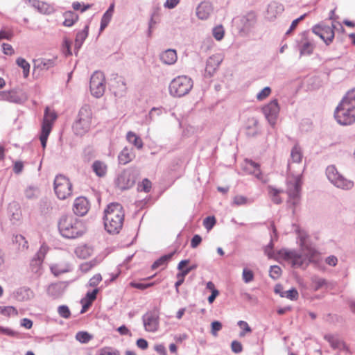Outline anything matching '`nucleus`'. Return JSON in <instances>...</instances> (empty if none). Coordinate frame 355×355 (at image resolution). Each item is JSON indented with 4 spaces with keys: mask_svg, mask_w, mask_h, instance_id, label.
Here are the masks:
<instances>
[{
    "mask_svg": "<svg viewBox=\"0 0 355 355\" xmlns=\"http://www.w3.org/2000/svg\"><path fill=\"white\" fill-rule=\"evenodd\" d=\"M302 157L301 148L297 144L295 145L291 152V162L299 164L301 162Z\"/></svg>",
    "mask_w": 355,
    "mask_h": 355,
    "instance_id": "nucleus-35",
    "label": "nucleus"
},
{
    "mask_svg": "<svg viewBox=\"0 0 355 355\" xmlns=\"http://www.w3.org/2000/svg\"><path fill=\"white\" fill-rule=\"evenodd\" d=\"M193 86V82L187 76H178L173 78L168 87V92L171 96L181 98L188 94Z\"/></svg>",
    "mask_w": 355,
    "mask_h": 355,
    "instance_id": "nucleus-5",
    "label": "nucleus"
},
{
    "mask_svg": "<svg viewBox=\"0 0 355 355\" xmlns=\"http://www.w3.org/2000/svg\"><path fill=\"white\" fill-rule=\"evenodd\" d=\"M64 293V287L60 283H55L49 285L47 288V293L53 298L60 297Z\"/></svg>",
    "mask_w": 355,
    "mask_h": 355,
    "instance_id": "nucleus-28",
    "label": "nucleus"
},
{
    "mask_svg": "<svg viewBox=\"0 0 355 355\" xmlns=\"http://www.w3.org/2000/svg\"><path fill=\"white\" fill-rule=\"evenodd\" d=\"M104 225L110 234H117L123 227L124 211L119 203H111L104 211Z\"/></svg>",
    "mask_w": 355,
    "mask_h": 355,
    "instance_id": "nucleus-4",
    "label": "nucleus"
},
{
    "mask_svg": "<svg viewBox=\"0 0 355 355\" xmlns=\"http://www.w3.org/2000/svg\"><path fill=\"white\" fill-rule=\"evenodd\" d=\"M242 278L245 283H249L254 279V274L252 270L244 268L242 272Z\"/></svg>",
    "mask_w": 355,
    "mask_h": 355,
    "instance_id": "nucleus-53",
    "label": "nucleus"
},
{
    "mask_svg": "<svg viewBox=\"0 0 355 355\" xmlns=\"http://www.w3.org/2000/svg\"><path fill=\"white\" fill-rule=\"evenodd\" d=\"M299 297V293L297 291L293 288L288 291H285L284 295H282V297H286L291 300H296Z\"/></svg>",
    "mask_w": 355,
    "mask_h": 355,
    "instance_id": "nucleus-51",
    "label": "nucleus"
},
{
    "mask_svg": "<svg viewBox=\"0 0 355 355\" xmlns=\"http://www.w3.org/2000/svg\"><path fill=\"white\" fill-rule=\"evenodd\" d=\"M98 355H119L118 351L111 350L110 348L105 347L98 351Z\"/></svg>",
    "mask_w": 355,
    "mask_h": 355,
    "instance_id": "nucleus-64",
    "label": "nucleus"
},
{
    "mask_svg": "<svg viewBox=\"0 0 355 355\" xmlns=\"http://www.w3.org/2000/svg\"><path fill=\"white\" fill-rule=\"evenodd\" d=\"M161 61L166 64H173L178 59L177 53L174 49H167L159 55Z\"/></svg>",
    "mask_w": 355,
    "mask_h": 355,
    "instance_id": "nucleus-22",
    "label": "nucleus"
},
{
    "mask_svg": "<svg viewBox=\"0 0 355 355\" xmlns=\"http://www.w3.org/2000/svg\"><path fill=\"white\" fill-rule=\"evenodd\" d=\"M279 110L280 107L277 99L270 101L261 108L265 118L272 127H274L277 123Z\"/></svg>",
    "mask_w": 355,
    "mask_h": 355,
    "instance_id": "nucleus-12",
    "label": "nucleus"
},
{
    "mask_svg": "<svg viewBox=\"0 0 355 355\" xmlns=\"http://www.w3.org/2000/svg\"><path fill=\"white\" fill-rule=\"evenodd\" d=\"M329 342L330 343L331 347L334 349H339L343 345V343L341 340H340L333 336L329 337Z\"/></svg>",
    "mask_w": 355,
    "mask_h": 355,
    "instance_id": "nucleus-63",
    "label": "nucleus"
},
{
    "mask_svg": "<svg viewBox=\"0 0 355 355\" xmlns=\"http://www.w3.org/2000/svg\"><path fill=\"white\" fill-rule=\"evenodd\" d=\"M216 223L214 216H207L203 220V225L207 231H210Z\"/></svg>",
    "mask_w": 355,
    "mask_h": 355,
    "instance_id": "nucleus-47",
    "label": "nucleus"
},
{
    "mask_svg": "<svg viewBox=\"0 0 355 355\" xmlns=\"http://www.w3.org/2000/svg\"><path fill=\"white\" fill-rule=\"evenodd\" d=\"M0 313L6 316L17 315V311L13 306H0Z\"/></svg>",
    "mask_w": 355,
    "mask_h": 355,
    "instance_id": "nucleus-44",
    "label": "nucleus"
},
{
    "mask_svg": "<svg viewBox=\"0 0 355 355\" xmlns=\"http://www.w3.org/2000/svg\"><path fill=\"white\" fill-rule=\"evenodd\" d=\"M175 254V252H173L171 253H169L168 254H165L160 258H159L157 260H156L152 265L151 268L153 270H155L160 266H164L167 264L168 261L172 258L173 254Z\"/></svg>",
    "mask_w": 355,
    "mask_h": 355,
    "instance_id": "nucleus-36",
    "label": "nucleus"
},
{
    "mask_svg": "<svg viewBox=\"0 0 355 355\" xmlns=\"http://www.w3.org/2000/svg\"><path fill=\"white\" fill-rule=\"evenodd\" d=\"M241 21L243 24V29L248 31L255 24L256 17L254 13H248L243 17Z\"/></svg>",
    "mask_w": 355,
    "mask_h": 355,
    "instance_id": "nucleus-34",
    "label": "nucleus"
},
{
    "mask_svg": "<svg viewBox=\"0 0 355 355\" xmlns=\"http://www.w3.org/2000/svg\"><path fill=\"white\" fill-rule=\"evenodd\" d=\"M302 179L300 174L293 175V178L287 182V193L289 198L288 201L293 205V207H295L299 203Z\"/></svg>",
    "mask_w": 355,
    "mask_h": 355,
    "instance_id": "nucleus-10",
    "label": "nucleus"
},
{
    "mask_svg": "<svg viewBox=\"0 0 355 355\" xmlns=\"http://www.w3.org/2000/svg\"><path fill=\"white\" fill-rule=\"evenodd\" d=\"M90 92L96 98L101 97L105 90V80L104 74L101 71H95L90 78Z\"/></svg>",
    "mask_w": 355,
    "mask_h": 355,
    "instance_id": "nucleus-11",
    "label": "nucleus"
},
{
    "mask_svg": "<svg viewBox=\"0 0 355 355\" xmlns=\"http://www.w3.org/2000/svg\"><path fill=\"white\" fill-rule=\"evenodd\" d=\"M222 329V324L218 321H214L211 322V333L213 336H216L218 331Z\"/></svg>",
    "mask_w": 355,
    "mask_h": 355,
    "instance_id": "nucleus-60",
    "label": "nucleus"
},
{
    "mask_svg": "<svg viewBox=\"0 0 355 355\" xmlns=\"http://www.w3.org/2000/svg\"><path fill=\"white\" fill-rule=\"evenodd\" d=\"M248 200L246 197L241 195H238L234 197L232 205L240 206L247 204Z\"/></svg>",
    "mask_w": 355,
    "mask_h": 355,
    "instance_id": "nucleus-55",
    "label": "nucleus"
},
{
    "mask_svg": "<svg viewBox=\"0 0 355 355\" xmlns=\"http://www.w3.org/2000/svg\"><path fill=\"white\" fill-rule=\"evenodd\" d=\"M311 283L315 291H318L327 285L325 279L314 275L311 277Z\"/></svg>",
    "mask_w": 355,
    "mask_h": 355,
    "instance_id": "nucleus-39",
    "label": "nucleus"
},
{
    "mask_svg": "<svg viewBox=\"0 0 355 355\" xmlns=\"http://www.w3.org/2000/svg\"><path fill=\"white\" fill-rule=\"evenodd\" d=\"M58 230L63 237L69 239L78 238L86 231L83 221L71 214L60 217L58 221Z\"/></svg>",
    "mask_w": 355,
    "mask_h": 355,
    "instance_id": "nucleus-3",
    "label": "nucleus"
},
{
    "mask_svg": "<svg viewBox=\"0 0 355 355\" xmlns=\"http://www.w3.org/2000/svg\"><path fill=\"white\" fill-rule=\"evenodd\" d=\"M54 191L59 199L65 200L71 195L72 184L67 178L58 175L54 180Z\"/></svg>",
    "mask_w": 355,
    "mask_h": 355,
    "instance_id": "nucleus-9",
    "label": "nucleus"
},
{
    "mask_svg": "<svg viewBox=\"0 0 355 355\" xmlns=\"http://www.w3.org/2000/svg\"><path fill=\"white\" fill-rule=\"evenodd\" d=\"M328 180L336 187L344 190H349L354 187L353 181L345 178L340 174L336 168L331 165L326 169Z\"/></svg>",
    "mask_w": 355,
    "mask_h": 355,
    "instance_id": "nucleus-7",
    "label": "nucleus"
},
{
    "mask_svg": "<svg viewBox=\"0 0 355 355\" xmlns=\"http://www.w3.org/2000/svg\"><path fill=\"white\" fill-rule=\"evenodd\" d=\"M92 112L90 107L87 105L83 106L79 110L78 117L73 125L76 135H83L90 128Z\"/></svg>",
    "mask_w": 355,
    "mask_h": 355,
    "instance_id": "nucleus-6",
    "label": "nucleus"
},
{
    "mask_svg": "<svg viewBox=\"0 0 355 355\" xmlns=\"http://www.w3.org/2000/svg\"><path fill=\"white\" fill-rule=\"evenodd\" d=\"M238 325L243 329V331L239 334L241 337L245 336L246 332L250 333L252 331V329L245 321H239Z\"/></svg>",
    "mask_w": 355,
    "mask_h": 355,
    "instance_id": "nucleus-57",
    "label": "nucleus"
},
{
    "mask_svg": "<svg viewBox=\"0 0 355 355\" xmlns=\"http://www.w3.org/2000/svg\"><path fill=\"white\" fill-rule=\"evenodd\" d=\"M3 98L6 101L15 103H20L22 101L19 93L15 89L4 93Z\"/></svg>",
    "mask_w": 355,
    "mask_h": 355,
    "instance_id": "nucleus-33",
    "label": "nucleus"
},
{
    "mask_svg": "<svg viewBox=\"0 0 355 355\" xmlns=\"http://www.w3.org/2000/svg\"><path fill=\"white\" fill-rule=\"evenodd\" d=\"M270 93L271 89L269 87H266L257 94V98L259 101H263L266 98Z\"/></svg>",
    "mask_w": 355,
    "mask_h": 355,
    "instance_id": "nucleus-56",
    "label": "nucleus"
},
{
    "mask_svg": "<svg viewBox=\"0 0 355 355\" xmlns=\"http://www.w3.org/2000/svg\"><path fill=\"white\" fill-rule=\"evenodd\" d=\"M89 209V203L86 198L78 197L76 198L73 206V211L76 215L83 216L88 212Z\"/></svg>",
    "mask_w": 355,
    "mask_h": 355,
    "instance_id": "nucleus-17",
    "label": "nucleus"
},
{
    "mask_svg": "<svg viewBox=\"0 0 355 355\" xmlns=\"http://www.w3.org/2000/svg\"><path fill=\"white\" fill-rule=\"evenodd\" d=\"M334 118L341 125L355 123V88L349 91L334 111Z\"/></svg>",
    "mask_w": 355,
    "mask_h": 355,
    "instance_id": "nucleus-1",
    "label": "nucleus"
},
{
    "mask_svg": "<svg viewBox=\"0 0 355 355\" xmlns=\"http://www.w3.org/2000/svg\"><path fill=\"white\" fill-rule=\"evenodd\" d=\"M51 271L55 276H59L61 274L67 272L71 270L69 263L67 262H60L52 264L50 267Z\"/></svg>",
    "mask_w": 355,
    "mask_h": 355,
    "instance_id": "nucleus-25",
    "label": "nucleus"
},
{
    "mask_svg": "<svg viewBox=\"0 0 355 355\" xmlns=\"http://www.w3.org/2000/svg\"><path fill=\"white\" fill-rule=\"evenodd\" d=\"M214 7L209 1H201L196 8V15L202 21L208 20L214 14Z\"/></svg>",
    "mask_w": 355,
    "mask_h": 355,
    "instance_id": "nucleus-14",
    "label": "nucleus"
},
{
    "mask_svg": "<svg viewBox=\"0 0 355 355\" xmlns=\"http://www.w3.org/2000/svg\"><path fill=\"white\" fill-rule=\"evenodd\" d=\"M42 263L37 261L36 259H32L30 263V268L33 272L35 274H40Z\"/></svg>",
    "mask_w": 355,
    "mask_h": 355,
    "instance_id": "nucleus-49",
    "label": "nucleus"
},
{
    "mask_svg": "<svg viewBox=\"0 0 355 355\" xmlns=\"http://www.w3.org/2000/svg\"><path fill=\"white\" fill-rule=\"evenodd\" d=\"M64 21L63 25L64 26L71 27L78 20V15L71 11L66 12L64 14Z\"/></svg>",
    "mask_w": 355,
    "mask_h": 355,
    "instance_id": "nucleus-38",
    "label": "nucleus"
},
{
    "mask_svg": "<svg viewBox=\"0 0 355 355\" xmlns=\"http://www.w3.org/2000/svg\"><path fill=\"white\" fill-rule=\"evenodd\" d=\"M8 212L10 219L12 223L13 222L19 220L21 216V212L17 204L13 202L10 203L8 206Z\"/></svg>",
    "mask_w": 355,
    "mask_h": 355,
    "instance_id": "nucleus-30",
    "label": "nucleus"
},
{
    "mask_svg": "<svg viewBox=\"0 0 355 355\" xmlns=\"http://www.w3.org/2000/svg\"><path fill=\"white\" fill-rule=\"evenodd\" d=\"M284 10V6L278 2H271L267 8L266 17L269 20L275 19L277 15H280Z\"/></svg>",
    "mask_w": 355,
    "mask_h": 355,
    "instance_id": "nucleus-19",
    "label": "nucleus"
},
{
    "mask_svg": "<svg viewBox=\"0 0 355 355\" xmlns=\"http://www.w3.org/2000/svg\"><path fill=\"white\" fill-rule=\"evenodd\" d=\"M138 175L139 172L135 168L125 169L118 175L115 184L122 191L128 189L135 185Z\"/></svg>",
    "mask_w": 355,
    "mask_h": 355,
    "instance_id": "nucleus-8",
    "label": "nucleus"
},
{
    "mask_svg": "<svg viewBox=\"0 0 355 355\" xmlns=\"http://www.w3.org/2000/svg\"><path fill=\"white\" fill-rule=\"evenodd\" d=\"M302 252L299 253L295 250H288L283 249L279 254L286 260L291 261L292 266L295 268L307 266L311 262H317L319 259V254L317 250L306 245L301 247Z\"/></svg>",
    "mask_w": 355,
    "mask_h": 355,
    "instance_id": "nucleus-2",
    "label": "nucleus"
},
{
    "mask_svg": "<svg viewBox=\"0 0 355 355\" xmlns=\"http://www.w3.org/2000/svg\"><path fill=\"white\" fill-rule=\"evenodd\" d=\"M55 59H38L34 61V69L37 68L40 70H48L55 66Z\"/></svg>",
    "mask_w": 355,
    "mask_h": 355,
    "instance_id": "nucleus-29",
    "label": "nucleus"
},
{
    "mask_svg": "<svg viewBox=\"0 0 355 355\" xmlns=\"http://www.w3.org/2000/svg\"><path fill=\"white\" fill-rule=\"evenodd\" d=\"M40 189L36 185H28L24 189V193L26 199L34 200L37 199L40 196Z\"/></svg>",
    "mask_w": 355,
    "mask_h": 355,
    "instance_id": "nucleus-27",
    "label": "nucleus"
},
{
    "mask_svg": "<svg viewBox=\"0 0 355 355\" xmlns=\"http://www.w3.org/2000/svg\"><path fill=\"white\" fill-rule=\"evenodd\" d=\"M92 169L97 176L103 177L107 173V167L105 162L97 160L93 163Z\"/></svg>",
    "mask_w": 355,
    "mask_h": 355,
    "instance_id": "nucleus-31",
    "label": "nucleus"
},
{
    "mask_svg": "<svg viewBox=\"0 0 355 355\" xmlns=\"http://www.w3.org/2000/svg\"><path fill=\"white\" fill-rule=\"evenodd\" d=\"M88 32H89V25H86L84 27L83 30L77 33L76 37L75 39V44H74L75 50H76L77 51L81 48L85 39L87 37Z\"/></svg>",
    "mask_w": 355,
    "mask_h": 355,
    "instance_id": "nucleus-26",
    "label": "nucleus"
},
{
    "mask_svg": "<svg viewBox=\"0 0 355 355\" xmlns=\"http://www.w3.org/2000/svg\"><path fill=\"white\" fill-rule=\"evenodd\" d=\"M163 110L162 107H153L149 112L148 115L146 116V121L150 123L154 120L156 116H159L162 114Z\"/></svg>",
    "mask_w": 355,
    "mask_h": 355,
    "instance_id": "nucleus-42",
    "label": "nucleus"
},
{
    "mask_svg": "<svg viewBox=\"0 0 355 355\" xmlns=\"http://www.w3.org/2000/svg\"><path fill=\"white\" fill-rule=\"evenodd\" d=\"M128 141L133 144L137 149H141L144 146L142 139L135 132L129 131L126 135Z\"/></svg>",
    "mask_w": 355,
    "mask_h": 355,
    "instance_id": "nucleus-32",
    "label": "nucleus"
},
{
    "mask_svg": "<svg viewBox=\"0 0 355 355\" xmlns=\"http://www.w3.org/2000/svg\"><path fill=\"white\" fill-rule=\"evenodd\" d=\"M50 132H49V130H47V129L41 130V135L40 137V139L41 144H42V146L43 148H46L48 137H49Z\"/></svg>",
    "mask_w": 355,
    "mask_h": 355,
    "instance_id": "nucleus-58",
    "label": "nucleus"
},
{
    "mask_svg": "<svg viewBox=\"0 0 355 355\" xmlns=\"http://www.w3.org/2000/svg\"><path fill=\"white\" fill-rule=\"evenodd\" d=\"M102 280V277L100 274H96L89 281V285L92 287L96 286Z\"/></svg>",
    "mask_w": 355,
    "mask_h": 355,
    "instance_id": "nucleus-62",
    "label": "nucleus"
},
{
    "mask_svg": "<svg viewBox=\"0 0 355 355\" xmlns=\"http://www.w3.org/2000/svg\"><path fill=\"white\" fill-rule=\"evenodd\" d=\"M17 64L23 69V75L24 78H27L29 75L30 64L22 58H18L16 60Z\"/></svg>",
    "mask_w": 355,
    "mask_h": 355,
    "instance_id": "nucleus-40",
    "label": "nucleus"
},
{
    "mask_svg": "<svg viewBox=\"0 0 355 355\" xmlns=\"http://www.w3.org/2000/svg\"><path fill=\"white\" fill-rule=\"evenodd\" d=\"M243 169L248 173L254 175L257 179L261 178V172L259 168V165L249 159L245 161Z\"/></svg>",
    "mask_w": 355,
    "mask_h": 355,
    "instance_id": "nucleus-20",
    "label": "nucleus"
},
{
    "mask_svg": "<svg viewBox=\"0 0 355 355\" xmlns=\"http://www.w3.org/2000/svg\"><path fill=\"white\" fill-rule=\"evenodd\" d=\"M212 32L214 38L218 41L221 40L224 37L225 31L222 26H218L214 28Z\"/></svg>",
    "mask_w": 355,
    "mask_h": 355,
    "instance_id": "nucleus-50",
    "label": "nucleus"
},
{
    "mask_svg": "<svg viewBox=\"0 0 355 355\" xmlns=\"http://www.w3.org/2000/svg\"><path fill=\"white\" fill-rule=\"evenodd\" d=\"M282 274V270L278 266H272L270 269V277L274 279H278Z\"/></svg>",
    "mask_w": 355,
    "mask_h": 355,
    "instance_id": "nucleus-54",
    "label": "nucleus"
},
{
    "mask_svg": "<svg viewBox=\"0 0 355 355\" xmlns=\"http://www.w3.org/2000/svg\"><path fill=\"white\" fill-rule=\"evenodd\" d=\"M112 17V15L105 12L101 18L100 32H102L109 24Z\"/></svg>",
    "mask_w": 355,
    "mask_h": 355,
    "instance_id": "nucleus-46",
    "label": "nucleus"
},
{
    "mask_svg": "<svg viewBox=\"0 0 355 355\" xmlns=\"http://www.w3.org/2000/svg\"><path fill=\"white\" fill-rule=\"evenodd\" d=\"M139 187L140 191L149 192L151 189V182L148 179H144Z\"/></svg>",
    "mask_w": 355,
    "mask_h": 355,
    "instance_id": "nucleus-61",
    "label": "nucleus"
},
{
    "mask_svg": "<svg viewBox=\"0 0 355 355\" xmlns=\"http://www.w3.org/2000/svg\"><path fill=\"white\" fill-rule=\"evenodd\" d=\"M223 59L220 55L216 54L210 56L206 62V71L214 73L221 63Z\"/></svg>",
    "mask_w": 355,
    "mask_h": 355,
    "instance_id": "nucleus-21",
    "label": "nucleus"
},
{
    "mask_svg": "<svg viewBox=\"0 0 355 355\" xmlns=\"http://www.w3.org/2000/svg\"><path fill=\"white\" fill-rule=\"evenodd\" d=\"M47 252V248L44 245H42L37 252L36 253L35 257L33 259H36L40 262H43V260L45 257V255Z\"/></svg>",
    "mask_w": 355,
    "mask_h": 355,
    "instance_id": "nucleus-52",
    "label": "nucleus"
},
{
    "mask_svg": "<svg viewBox=\"0 0 355 355\" xmlns=\"http://www.w3.org/2000/svg\"><path fill=\"white\" fill-rule=\"evenodd\" d=\"M135 157L132 148L125 147L118 156L119 162L121 164H126L130 162Z\"/></svg>",
    "mask_w": 355,
    "mask_h": 355,
    "instance_id": "nucleus-23",
    "label": "nucleus"
},
{
    "mask_svg": "<svg viewBox=\"0 0 355 355\" xmlns=\"http://www.w3.org/2000/svg\"><path fill=\"white\" fill-rule=\"evenodd\" d=\"M144 328L149 332H155L159 327V315L156 311L147 312L142 317Z\"/></svg>",
    "mask_w": 355,
    "mask_h": 355,
    "instance_id": "nucleus-15",
    "label": "nucleus"
},
{
    "mask_svg": "<svg viewBox=\"0 0 355 355\" xmlns=\"http://www.w3.org/2000/svg\"><path fill=\"white\" fill-rule=\"evenodd\" d=\"M58 313L60 317L65 319H68L71 316V311L67 305L59 306Z\"/></svg>",
    "mask_w": 355,
    "mask_h": 355,
    "instance_id": "nucleus-45",
    "label": "nucleus"
},
{
    "mask_svg": "<svg viewBox=\"0 0 355 355\" xmlns=\"http://www.w3.org/2000/svg\"><path fill=\"white\" fill-rule=\"evenodd\" d=\"M57 118L54 111L51 110L48 107L45 108L44 119L42 124V130L47 129L51 131L52 125Z\"/></svg>",
    "mask_w": 355,
    "mask_h": 355,
    "instance_id": "nucleus-18",
    "label": "nucleus"
},
{
    "mask_svg": "<svg viewBox=\"0 0 355 355\" xmlns=\"http://www.w3.org/2000/svg\"><path fill=\"white\" fill-rule=\"evenodd\" d=\"M268 191L273 202L280 204L282 202L281 198L279 196V193L283 192L282 190L277 189L272 186H268Z\"/></svg>",
    "mask_w": 355,
    "mask_h": 355,
    "instance_id": "nucleus-37",
    "label": "nucleus"
},
{
    "mask_svg": "<svg viewBox=\"0 0 355 355\" xmlns=\"http://www.w3.org/2000/svg\"><path fill=\"white\" fill-rule=\"evenodd\" d=\"M76 338L81 343H87L92 339V336L86 331H79L76 334Z\"/></svg>",
    "mask_w": 355,
    "mask_h": 355,
    "instance_id": "nucleus-43",
    "label": "nucleus"
},
{
    "mask_svg": "<svg viewBox=\"0 0 355 355\" xmlns=\"http://www.w3.org/2000/svg\"><path fill=\"white\" fill-rule=\"evenodd\" d=\"M13 36L14 33L12 30L8 27H3L0 30V40H11Z\"/></svg>",
    "mask_w": 355,
    "mask_h": 355,
    "instance_id": "nucleus-41",
    "label": "nucleus"
},
{
    "mask_svg": "<svg viewBox=\"0 0 355 355\" xmlns=\"http://www.w3.org/2000/svg\"><path fill=\"white\" fill-rule=\"evenodd\" d=\"M297 46L300 55H311L314 49V44L309 37V32H304L301 35V39L297 42Z\"/></svg>",
    "mask_w": 355,
    "mask_h": 355,
    "instance_id": "nucleus-16",
    "label": "nucleus"
},
{
    "mask_svg": "<svg viewBox=\"0 0 355 355\" xmlns=\"http://www.w3.org/2000/svg\"><path fill=\"white\" fill-rule=\"evenodd\" d=\"M272 240L273 239L272 238L270 242L269 243L268 245H267L265 248H264V253L266 255H267L268 257V258L271 259V258H274L275 257V253H274V251H273V243H272Z\"/></svg>",
    "mask_w": 355,
    "mask_h": 355,
    "instance_id": "nucleus-59",
    "label": "nucleus"
},
{
    "mask_svg": "<svg viewBox=\"0 0 355 355\" xmlns=\"http://www.w3.org/2000/svg\"><path fill=\"white\" fill-rule=\"evenodd\" d=\"M187 275L184 270L177 274L178 281L175 284V291L178 294L180 293L179 286L182 285L184 281L185 277Z\"/></svg>",
    "mask_w": 355,
    "mask_h": 355,
    "instance_id": "nucleus-48",
    "label": "nucleus"
},
{
    "mask_svg": "<svg viewBox=\"0 0 355 355\" xmlns=\"http://www.w3.org/2000/svg\"><path fill=\"white\" fill-rule=\"evenodd\" d=\"M336 24L334 23L331 26L316 25L313 27L312 32L315 35L319 36L327 45L331 44L334 38V28Z\"/></svg>",
    "mask_w": 355,
    "mask_h": 355,
    "instance_id": "nucleus-13",
    "label": "nucleus"
},
{
    "mask_svg": "<svg viewBox=\"0 0 355 355\" xmlns=\"http://www.w3.org/2000/svg\"><path fill=\"white\" fill-rule=\"evenodd\" d=\"M30 6L37 9L40 13L49 14L51 11L50 6L44 1L39 0H26Z\"/></svg>",
    "mask_w": 355,
    "mask_h": 355,
    "instance_id": "nucleus-24",
    "label": "nucleus"
}]
</instances>
